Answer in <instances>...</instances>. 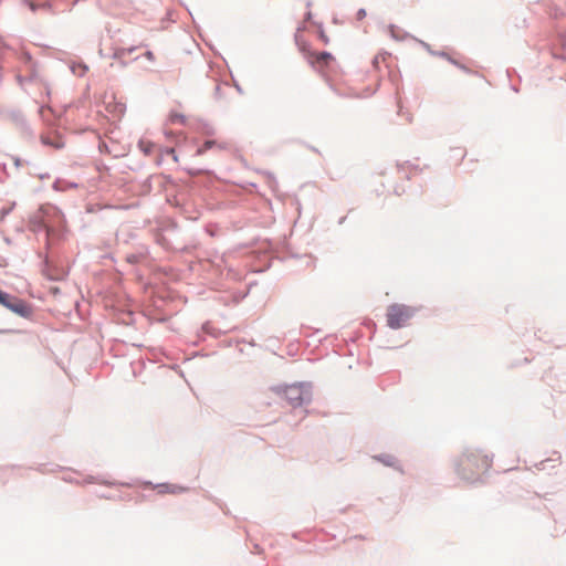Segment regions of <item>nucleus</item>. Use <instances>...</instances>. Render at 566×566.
<instances>
[{
  "instance_id": "obj_1",
  "label": "nucleus",
  "mask_w": 566,
  "mask_h": 566,
  "mask_svg": "<svg viewBox=\"0 0 566 566\" xmlns=\"http://www.w3.org/2000/svg\"><path fill=\"white\" fill-rule=\"evenodd\" d=\"M413 316V310L403 304H391L387 308V325L390 328L398 329L407 324Z\"/></svg>"
},
{
  "instance_id": "obj_2",
  "label": "nucleus",
  "mask_w": 566,
  "mask_h": 566,
  "mask_svg": "<svg viewBox=\"0 0 566 566\" xmlns=\"http://www.w3.org/2000/svg\"><path fill=\"white\" fill-rule=\"evenodd\" d=\"M0 304L21 316H29L31 314V308L24 301L2 291H0Z\"/></svg>"
},
{
  "instance_id": "obj_3",
  "label": "nucleus",
  "mask_w": 566,
  "mask_h": 566,
  "mask_svg": "<svg viewBox=\"0 0 566 566\" xmlns=\"http://www.w3.org/2000/svg\"><path fill=\"white\" fill-rule=\"evenodd\" d=\"M302 51L305 53V57L307 59L308 63H311L313 66H327L329 62L333 60L332 54L328 52H311L307 51L305 46L302 48Z\"/></svg>"
},
{
  "instance_id": "obj_4",
  "label": "nucleus",
  "mask_w": 566,
  "mask_h": 566,
  "mask_svg": "<svg viewBox=\"0 0 566 566\" xmlns=\"http://www.w3.org/2000/svg\"><path fill=\"white\" fill-rule=\"evenodd\" d=\"M213 147H220L216 142L213 140H207L201 147H199L196 151L197 155H202L208 149H211Z\"/></svg>"
},
{
  "instance_id": "obj_5",
  "label": "nucleus",
  "mask_w": 566,
  "mask_h": 566,
  "mask_svg": "<svg viewBox=\"0 0 566 566\" xmlns=\"http://www.w3.org/2000/svg\"><path fill=\"white\" fill-rule=\"evenodd\" d=\"M163 489L160 492H169V493H180L184 492L185 489L178 485H160Z\"/></svg>"
},
{
  "instance_id": "obj_6",
  "label": "nucleus",
  "mask_w": 566,
  "mask_h": 566,
  "mask_svg": "<svg viewBox=\"0 0 566 566\" xmlns=\"http://www.w3.org/2000/svg\"><path fill=\"white\" fill-rule=\"evenodd\" d=\"M139 147L146 155H148L151 153V148L154 147V145L150 142L142 140L139 143Z\"/></svg>"
},
{
  "instance_id": "obj_7",
  "label": "nucleus",
  "mask_w": 566,
  "mask_h": 566,
  "mask_svg": "<svg viewBox=\"0 0 566 566\" xmlns=\"http://www.w3.org/2000/svg\"><path fill=\"white\" fill-rule=\"evenodd\" d=\"M133 52V49H117L115 52H114V56L116 59H123L125 57L126 54H129Z\"/></svg>"
},
{
  "instance_id": "obj_8",
  "label": "nucleus",
  "mask_w": 566,
  "mask_h": 566,
  "mask_svg": "<svg viewBox=\"0 0 566 566\" xmlns=\"http://www.w3.org/2000/svg\"><path fill=\"white\" fill-rule=\"evenodd\" d=\"M170 118L172 122L185 123V117L182 115L174 114L170 116Z\"/></svg>"
},
{
  "instance_id": "obj_9",
  "label": "nucleus",
  "mask_w": 566,
  "mask_h": 566,
  "mask_svg": "<svg viewBox=\"0 0 566 566\" xmlns=\"http://www.w3.org/2000/svg\"><path fill=\"white\" fill-rule=\"evenodd\" d=\"M489 467H490L489 460L486 458L483 459L482 460V469H483V471H486L489 469Z\"/></svg>"
},
{
  "instance_id": "obj_10",
  "label": "nucleus",
  "mask_w": 566,
  "mask_h": 566,
  "mask_svg": "<svg viewBox=\"0 0 566 566\" xmlns=\"http://www.w3.org/2000/svg\"><path fill=\"white\" fill-rule=\"evenodd\" d=\"M145 56H146V59H147V60H149V61H154V59H155L154 53H153L151 51H147V52L145 53Z\"/></svg>"
},
{
  "instance_id": "obj_11",
  "label": "nucleus",
  "mask_w": 566,
  "mask_h": 566,
  "mask_svg": "<svg viewBox=\"0 0 566 566\" xmlns=\"http://www.w3.org/2000/svg\"><path fill=\"white\" fill-rule=\"evenodd\" d=\"M167 154H168V155H171V156L174 157V160H175V161H177V160H178V158H177V156H176V154H175V149H174V148H169V149L167 150Z\"/></svg>"
}]
</instances>
